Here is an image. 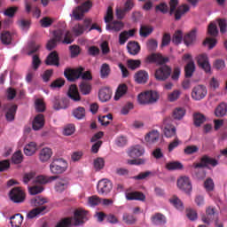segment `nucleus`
I'll return each instance as SVG.
<instances>
[{
  "label": "nucleus",
  "mask_w": 227,
  "mask_h": 227,
  "mask_svg": "<svg viewBox=\"0 0 227 227\" xmlns=\"http://www.w3.org/2000/svg\"><path fill=\"white\" fill-rule=\"evenodd\" d=\"M160 137V134L159 133V131L156 129H153L145 135V139L149 145H153L154 143H157V141H159Z\"/></svg>",
  "instance_id": "nucleus-20"
},
{
  "label": "nucleus",
  "mask_w": 227,
  "mask_h": 227,
  "mask_svg": "<svg viewBox=\"0 0 227 227\" xmlns=\"http://www.w3.org/2000/svg\"><path fill=\"white\" fill-rule=\"evenodd\" d=\"M113 95V91L106 87L99 90L98 92V98L101 102H108V100H111V97Z\"/></svg>",
  "instance_id": "nucleus-22"
},
{
  "label": "nucleus",
  "mask_w": 227,
  "mask_h": 227,
  "mask_svg": "<svg viewBox=\"0 0 227 227\" xmlns=\"http://www.w3.org/2000/svg\"><path fill=\"white\" fill-rule=\"evenodd\" d=\"M90 219V214L88 211L78 208L74 212V217H67L59 222L56 227H76L84 224L86 221Z\"/></svg>",
  "instance_id": "nucleus-2"
},
{
  "label": "nucleus",
  "mask_w": 227,
  "mask_h": 227,
  "mask_svg": "<svg viewBox=\"0 0 227 227\" xmlns=\"http://www.w3.org/2000/svg\"><path fill=\"white\" fill-rule=\"evenodd\" d=\"M136 35V29L124 30L119 35V43L120 45H125L127 40L131 38Z\"/></svg>",
  "instance_id": "nucleus-16"
},
{
  "label": "nucleus",
  "mask_w": 227,
  "mask_h": 227,
  "mask_svg": "<svg viewBox=\"0 0 227 227\" xmlns=\"http://www.w3.org/2000/svg\"><path fill=\"white\" fill-rule=\"evenodd\" d=\"M83 72L84 68L82 67H77L75 69L67 67L64 71V77H66L69 82H75V81H77V79L82 75Z\"/></svg>",
  "instance_id": "nucleus-7"
},
{
  "label": "nucleus",
  "mask_w": 227,
  "mask_h": 227,
  "mask_svg": "<svg viewBox=\"0 0 227 227\" xmlns=\"http://www.w3.org/2000/svg\"><path fill=\"white\" fill-rule=\"evenodd\" d=\"M73 115L76 120H82L86 116V109L82 106H78L73 111Z\"/></svg>",
  "instance_id": "nucleus-38"
},
{
  "label": "nucleus",
  "mask_w": 227,
  "mask_h": 227,
  "mask_svg": "<svg viewBox=\"0 0 227 227\" xmlns=\"http://www.w3.org/2000/svg\"><path fill=\"white\" fill-rule=\"evenodd\" d=\"M45 125V117L43 114H39L35 115L34 121L32 122V127L34 130H40V129H43Z\"/></svg>",
  "instance_id": "nucleus-17"
},
{
  "label": "nucleus",
  "mask_w": 227,
  "mask_h": 227,
  "mask_svg": "<svg viewBox=\"0 0 227 227\" xmlns=\"http://www.w3.org/2000/svg\"><path fill=\"white\" fill-rule=\"evenodd\" d=\"M45 63L48 66L59 67V56L58 55V51H51L48 55Z\"/></svg>",
  "instance_id": "nucleus-21"
},
{
  "label": "nucleus",
  "mask_w": 227,
  "mask_h": 227,
  "mask_svg": "<svg viewBox=\"0 0 227 227\" xmlns=\"http://www.w3.org/2000/svg\"><path fill=\"white\" fill-rule=\"evenodd\" d=\"M98 194H109L113 191V183L109 179H101L97 185Z\"/></svg>",
  "instance_id": "nucleus-12"
},
{
  "label": "nucleus",
  "mask_w": 227,
  "mask_h": 227,
  "mask_svg": "<svg viewBox=\"0 0 227 227\" xmlns=\"http://www.w3.org/2000/svg\"><path fill=\"white\" fill-rule=\"evenodd\" d=\"M177 187L180 191H184L186 194H189L192 191V184L191 178L187 176H182L177 179Z\"/></svg>",
  "instance_id": "nucleus-9"
},
{
  "label": "nucleus",
  "mask_w": 227,
  "mask_h": 227,
  "mask_svg": "<svg viewBox=\"0 0 227 227\" xmlns=\"http://www.w3.org/2000/svg\"><path fill=\"white\" fill-rule=\"evenodd\" d=\"M17 12H19V6H11L4 10V15H5V17H9V19H13Z\"/></svg>",
  "instance_id": "nucleus-44"
},
{
  "label": "nucleus",
  "mask_w": 227,
  "mask_h": 227,
  "mask_svg": "<svg viewBox=\"0 0 227 227\" xmlns=\"http://www.w3.org/2000/svg\"><path fill=\"white\" fill-rule=\"evenodd\" d=\"M53 38L59 43H64L66 45H70L74 43V37L70 30H66L65 28H58L53 31Z\"/></svg>",
  "instance_id": "nucleus-3"
},
{
  "label": "nucleus",
  "mask_w": 227,
  "mask_h": 227,
  "mask_svg": "<svg viewBox=\"0 0 227 227\" xmlns=\"http://www.w3.org/2000/svg\"><path fill=\"white\" fill-rule=\"evenodd\" d=\"M164 136H165V137H176V128L165 127Z\"/></svg>",
  "instance_id": "nucleus-53"
},
{
  "label": "nucleus",
  "mask_w": 227,
  "mask_h": 227,
  "mask_svg": "<svg viewBox=\"0 0 227 227\" xmlns=\"http://www.w3.org/2000/svg\"><path fill=\"white\" fill-rule=\"evenodd\" d=\"M39 22L41 27H51L54 23V20L51 19L50 17H43Z\"/></svg>",
  "instance_id": "nucleus-54"
},
{
  "label": "nucleus",
  "mask_w": 227,
  "mask_h": 227,
  "mask_svg": "<svg viewBox=\"0 0 227 227\" xmlns=\"http://www.w3.org/2000/svg\"><path fill=\"white\" fill-rule=\"evenodd\" d=\"M166 168L168 169V171H175L184 169V165L180 161H172L167 163Z\"/></svg>",
  "instance_id": "nucleus-41"
},
{
  "label": "nucleus",
  "mask_w": 227,
  "mask_h": 227,
  "mask_svg": "<svg viewBox=\"0 0 227 227\" xmlns=\"http://www.w3.org/2000/svg\"><path fill=\"white\" fill-rule=\"evenodd\" d=\"M128 67L130 68V70H136L137 68H139L141 67V60H134V59H129L127 62Z\"/></svg>",
  "instance_id": "nucleus-61"
},
{
  "label": "nucleus",
  "mask_w": 227,
  "mask_h": 227,
  "mask_svg": "<svg viewBox=\"0 0 227 227\" xmlns=\"http://www.w3.org/2000/svg\"><path fill=\"white\" fill-rule=\"evenodd\" d=\"M128 155H129L132 159L141 157V155H143V148L139 145L132 146L129 148Z\"/></svg>",
  "instance_id": "nucleus-27"
},
{
  "label": "nucleus",
  "mask_w": 227,
  "mask_h": 227,
  "mask_svg": "<svg viewBox=\"0 0 227 227\" xmlns=\"http://www.w3.org/2000/svg\"><path fill=\"white\" fill-rule=\"evenodd\" d=\"M219 164V161L210 156L204 155L200 159V163H193V168L198 169V168H207V166H212L215 168Z\"/></svg>",
  "instance_id": "nucleus-11"
},
{
  "label": "nucleus",
  "mask_w": 227,
  "mask_h": 227,
  "mask_svg": "<svg viewBox=\"0 0 227 227\" xmlns=\"http://www.w3.org/2000/svg\"><path fill=\"white\" fill-rule=\"evenodd\" d=\"M114 143L118 148H123V146H127L129 139H127V137L125 136H120L115 138Z\"/></svg>",
  "instance_id": "nucleus-46"
},
{
  "label": "nucleus",
  "mask_w": 227,
  "mask_h": 227,
  "mask_svg": "<svg viewBox=\"0 0 227 227\" xmlns=\"http://www.w3.org/2000/svg\"><path fill=\"white\" fill-rule=\"evenodd\" d=\"M169 6H170V11H169V15H173L175 13V20H180L182 19L183 15H185L191 8L187 4H183L178 6V0H170L169 2Z\"/></svg>",
  "instance_id": "nucleus-4"
},
{
  "label": "nucleus",
  "mask_w": 227,
  "mask_h": 227,
  "mask_svg": "<svg viewBox=\"0 0 227 227\" xmlns=\"http://www.w3.org/2000/svg\"><path fill=\"white\" fill-rule=\"evenodd\" d=\"M22 215L17 214L11 217V225L12 227H20L22 226Z\"/></svg>",
  "instance_id": "nucleus-43"
},
{
  "label": "nucleus",
  "mask_w": 227,
  "mask_h": 227,
  "mask_svg": "<svg viewBox=\"0 0 227 227\" xmlns=\"http://www.w3.org/2000/svg\"><path fill=\"white\" fill-rule=\"evenodd\" d=\"M122 219H123L124 223H126V224H134V223H136V217H134V215H129L127 213H125L123 215Z\"/></svg>",
  "instance_id": "nucleus-62"
},
{
  "label": "nucleus",
  "mask_w": 227,
  "mask_h": 227,
  "mask_svg": "<svg viewBox=\"0 0 227 227\" xmlns=\"http://www.w3.org/2000/svg\"><path fill=\"white\" fill-rule=\"evenodd\" d=\"M128 90H129V87H127V84L125 83L120 84L114 97V100H120L121 97L127 94Z\"/></svg>",
  "instance_id": "nucleus-29"
},
{
  "label": "nucleus",
  "mask_w": 227,
  "mask_h": 227,
  "mask_svg": "<svg viewBox=\"0 0 227 227\" xmlns=\"http://www.w3.org/2000/svg\"><path fill=\"white\" fill-rule=\"evenodd\" d=\"M93 164L96 171H100L101 169H104V167L106 166V160H104V158H97L94 160Z\"/></svg>",
  "instance_id": "nucleus-49"
},
{
  "label": "nucleus",
  "mask_w": 227,
  "mask_h": 227,
  "mask_svg": "<svg viewBox=\"0 0 227 227\" xmlns=\"http://www.w3.org/2000/svg\"><path fill=\"white\" fill-rule=\"evenodd\" d=\"M68 168V163L63 158H53L50 164V171L52 175H62Z\"/></svg>",
  "instance_id": "nucleus-5"
},
{
  "label": "nucleus",
  "mask_w": 227,
  "mask_h": 227,
  "mask_svg": "<svg viewBox=\"0 0 227 227\" xmlns=\"http://www.w3.org/2000/svg\"><path fill=\"white\" fill-rule=\"evenodd\" d=\"M91 83L84 81L80 83V91L82 95H90V93H91Z\"/></svg>",
  "instance_id": "nucleus-37"
},
{
  "label": "nucleus",
  "mask_w": 227,
  "mask_h": 227,
  "mask_svg": "<svg viewBox=\"0 0 227 227\" xmlns=\"http://www.w3.org/2000/svg\"><path fill=\"white\" fill-rule=\"evenodd\" d=\"M23 160H24V155L22 154L21 151H18L13 153L12 157V162L13 164H22Z\"/></svg>",
  "instance_id": "nucleus-45"
},
{
  "label": "nucleus",
  "mask_w": 227,
  "mask_h": 227,
  "mask_svg": "<svg viewBox=\"0 0 227 227\" xmlns=\"http://www.w3.org/2000/svg\"><path fill=\"white\" fill-rule=\"evenodd\" d=\"M30 203L33 207H37L36 208H38L40 207H43V205L47 203V199L37 196L32 199Z\"/></svg>",
  "instance_id": "nucleus-39"
},
{
  "label": "nucleus",
  "mask_w": 227,
  "mask_h": 227,
  "mask_svg": "<svg viewBox=\"0 0 227 227\" xmlns=\"http://www.w3.org/2000/svg\"><path fill=\"white\" fill-rule=\"evenodd\" d=\"M9 198L13 203H24L26 192L20 187H14L10 191Z\"/></svg>",
  "instance_id": "nucleus-8"
},
{
  "label": "nucleus",
  "mask_w": 227,
  "mask_h": 227,
  "mask_svg": "<svg viewBox=\"0 0 227 227\" xmlns=\"http://www.w3.org/2000/svg\"><path fill=\"white\" fill-rule=\"evenodd\" d=\"M205 115L201 114H195L193 115V121L195 127H200L202 123H205Z\"/></svg>",
  "instance_id": "nucleus-50"
},
{
  "label": "nucleus",
  "mask_w": 227,
  "mask_h": 227,
  "mask_svg": "<svg viewBox=\"0 0 227 227\" xmlns=\"http://www.w3.org/2000/svg\"><path fill=\"white\" fill-rule=\"evenodd\" d=\"M169 203L175 207V208H177V210H184V203H182V200L178 199L176 196H173L169 199Z\"/></svg>",
  "instance_id": "nucleus-42"
},
{
  "label": "nucleus",
  "mask_w": 227,
  "mask_h": 227,
  "mask_svg": "<svg viewBox=\"0 0 227 227\" xmlns=\"http://www.w3.org/2000/svg\"><path fill=\"white\" fill-rule=\"evenodd\" d=\"M67 95L71 100H74V102L81 101V95L79 94V90L77 89L76 85H71L69 87Z\"/></svg>",
  "instance_id": "nucleus-24"
},
{
  "label": "nucleus",
  "mask_w": 227,
  "mask_h": 227,
  "mask_svg": "<svg viewBox=\"0 0 227 227\" xmlns=\"http://www.w3.org/2000/svg\"><path fill=\"white\" fill-rule=\"evenodd\" d=\"M50 86L52 88V90H56V88H63V86H65V79L58 78L57 80L53 81Z\"/></svg>",
  "instance_id": "nucleus-56"
},
{
  "label": "nucleus",
  "mask_w": 227,
  "mask_h": 227,
  "mask_svg": "<svg viewBox=\"0 0 227 227\" xmlns=\"http://www.w3.org/2000/svg\"><path fill=\"white\" fill-rule=\"evenodd\" d=\"M143 104H155L159 100V93L155 90H146L143 93Z\"/></svg>",
  "instance_id": "nucleus-14"
},
{
  "label": "nucleus",
  "mask_w": 227,
  "mask_h": 227,
  "mask_svg": "<svg viewBox=\"0 0 227 227\" xmlns=\"http://www.w3.org/2000/svg\"><path fill=\"white\" fill-rule=\"evenodd\" d=\"M148 63H157L161 65L160 68L155 71V79L157 81H166L171 75V68L169 66L166 65L169 61V58L163 57L160 53H153L147 57Z\"/></svg>",
  "instance_id": "nucleus-1"
},
{
  "label": "nucleus",
  "mask_w": 227,
  "mask_h": 227,
  "mask_svg": "<svg viewBox=\"0 0 227 227\" xmlns=\"http://www.w3.org/2000/svg\"><path fill=\"white\" fill-rule=\"evenodd\" d=\"M17 109H18L17 105H12L7 109V112L5 114V118L7 121H13V120H15V114H17Z\"/></svg>",
  "instance_id": "nucleus-31"
},
{
  "label": "nucleus",
  "mask_w": 227,
  "mask_h": 227,
  "mask_svg": "<svg viewBox=\"0 0 227 227\" xmlns=\"http://www.w3.org/2000/svg\"><path fill=\"white\" fill-rule=\"evenodd\" d=\"M102 203V199L97 195H93L88 198V204L90 207H97Z\"/></svg>",
  "instance_id": "nucleus-48"
},
{
  "label": "nucleus",
  "mask_w": 227,
  "mask_h": 227,
  "mask_svg": "<svg viewBox=\"0 0 227 227\" xmlns=\"http://www.w3.org/2000/svg\"><path fill=\"white\" fill-rule=\"evenodd\" d=\"M155 12H160L161 13H168V4L160 3L155 6Z\"/></svg>",
  "instance_id": "nucleus-63"
},
{
  "label": "nucleus",
  "mask_w": 227,
  "mask_h": 227,
  "mask_svg": "<svg viewBox=\"0 0 227 227\" xmlns=\"http://www.w3.org/2000/svg\"><path fill=\"white\" fill-rule=\"evenodd\" d=\"M111 74V67L107 63H104L100 67V77L101 79H107Z\"/></svg>",
  "instance_id": "nucleus-35"
},
{
  "label": "nucleus",
  "mask_w": 227,
  "mask_h": 227,
  "mask_svg": "<svg viewBox=\"0 0 227 227\" xmlns=\"http://www.w3.org/2000/svg\"><path fill=\"white\" fill-rule=\"evenodd\" d=\"M127 51L131 56H137L141 51V46L139 45V43L131 41L127 44Z\"/></svg>",
  "instance_id": "nucleus-19"
},
{
  "label": "nucleus",
  "mask_w": 227,
  "mask_h": 227,
  "mask_svg": "<svg viewBox=\"0 0 227 227\" xmlns=\"http://www.w3.org/2000/svg\"><path fill=\"white\" fill-rule=\"evenodd\" d=\"M200 152V147L198 145H187L184 148L185 155H192V153H198Z\"/></svg>",
  "instance_id": "nucleus-55"
},
{
  "label": "nucleus",
  "mask_w": 227,
  "mask_h": 227,
  "mask_svg": "<svg viewBox=\"0 0 227 227\" xmlns=\"http://www.w3.org/2000/svg\"><path fill=\"white\" fill-rule=\"evenodd\" d=\"M0 40L4 45L12 44V40H13V34L10 31H3L0 35Z\"/></svg>",
  "instance_id": "nucleus-26"
},
{
  "label": "nucleus",
  "mask_w": 227,
  "mask_h": 227,
  "mask_svg": "<svg viewBox=\"0 0 227 227\" xmlns=\"http://www.w3.org/2000/svg\"><path fill=\"white\" fill-rule=\"evenodd\" d=\"M180 95H182V92H180L178 90H175L173 92L168 95V98L169 102H175L180 98Z\"/></svg>",
  "instance_id": "nucleus-59"
},
{
  "label": "nucleus",
  "mask_w": 227,
  "mask_h": 227,
  "mask_svg": "<svg viewBox=\"0 0 227 227\" xmlns=\"http://www.w3.org/2000/svg\"><path fill=\"white\" fill-rule=\"evenodd\" d=\"M123 22L121 21H114L111 24H107L106 25V29L110 30V31H121V29H123Z\"/></svg>",
  "instance_id": "nucleus-36"
},
{
  "label": "nucleus",
  "mask_w": 227,
  "mask_h": 227,
  "mask_svg": "<svg viewBox=\"0 0 227 227\" xmlns=\"http://www.w3.org/2000/svg\"><path fill=\"white\" fill-rule=\"evenodd\" d=\"M196 70V66L194 65V61L191 60L185 67H184V76L189 79L192 77V74Z\"/></svg>",
  "instance_id": "nucleus-32"
},
{
  "label": "nucleus",
  "mask_w": 227,
  "mask_h": 227,
  "mask_svg": "<svg viewBox=\"0 0 227 227\" xmlns=\"http://www.w3.org/2000/svg\"><path fill=\"white\" fill-rule=\"evenodd\" d=\"M226 113L227 104L224 102L220 103L215 110V114L217 118H223V116H226Z\"/></svg>",
  "instance_id": "nucleus-28"
},
{
  "label": "nucleus",
  "mask_w": 227,
  "mask_h": 227,
  "mask_svg": "<svg viewBox=\"0 0 227 227\" xmlns=\"http://www.w3.org/2000/svg\"><path fill=\"white\" fill-rule=\"evenodd\" d=\"M84 27L81 24H77L73 27V33L75 36H81V35L84 34Z\"/></svg>",
  "instance_id": "nucleus-60"
},
{
  "label": "nucleus",
  "mask_w": 227,
  "mask_h": 227,
  "mask_svg": "<svg viewBox=\"0 0 227 227\" xmlns=\"http://www.w3.org/2000/svg\"><path fill=\"white\" fill-rule=\"evenodd\" d=\"M75 132V125L69 124L64 129V136H72Z\"/></svg>",
  "instance_id": "nucleus-64"
},
{
  "label": "nucleus",
  "mask_w": 227,
  "mask_h": 227,
  "mask_svg": "<svg viewBox=\"0 0 227 227\" xmlns=\"http://www.w3.org/2000/svg\"><path fill=\"white\" fill-rule=\"evenodd\" d=\"M146 47L148 51H157V47H159V43L155 39H149L146 43Z\"/></svg>",
  "instance_id": "nucleus-57"
},
{
  "label": "nucleus",
  "mask_w": 227,
  "mask_h": 227,
  "mask_svg": "<svg viewBox=\"0 0 227 227\" xmlns=\"http://www.w3.org/2000/svg\"><path fill=\"white\" fill-rule=\"evenodd\" d=\"M69 184L70 183L68 182L67 178H60L57 180L54 186L56 192H64V191H67V189H68Z\"/></svg>",
  "instance_id": "nucleus-18"
},
{
  "label": "nucleus",
  "mask_w": 227,
  "mask_h": 227,
  "mask_svg": "<svg viewBox=\"0 0 227 227\" xmlns=\"http://www.w3.org/2000/svg\"><path fill=\"white\" fill-rule=\"evenodd\" d=\"M52 157V149L49 147L43 148L39 153V160L41 162H47Z\"/></svg>",
  "instance_id": "nucleus-25"
},
{
  "label": "nucleus",
  "mask_w": 227,
  "mask_h": 227,
  "mask_svg": "<svg viewBox=\"0 0 227 227\" xmlns=\"http://www.w3.org/2000/svg\"><path fill=\"white\" fill-rule=\"evenodd\" d=\"M207 87L205 85H196L192 90V98L196 101L203 100L207 97Z\"/></svg>",
  "instance_id": "nucleus-10"
},
{
  "label": "nucleus",
  "mask_w": 227,
  "mask_h": 227,
  "mask_svg": "<svg viewBox=\"0 0 227 227\" xmlns=\"http://www.w3.org/2000/svg\"><path fill=\"white\" fill-rule=\"evenodd\" d=\"M207 33L210 35V36H217V35H219L217 25L214 22H211L207 27Z\"/></svg>",
  "instance_id": "nucleus-52"
},
{
  "label": "nucleus",
  "mask_w": 227,
  "mask_h": 227,
  "mask_svg": "<svg viewBox=\"0 0 227 227\" xmlns=\"http://www.w3.org/2000/svg\"><path fill=\"white\" fill-rule=\"evenodd\" d=\"M24 153L28 157H31V155H35V153H36V143L30 142L29 144H27L24 148Z\"/></svg>",
  "instance_id": "nucleus-34"
},
{
  "label": "nucleus",
  "mask_w": 227,
  "mask_h": 227,
  "mask_svg": "<svg viewBox=\"0 0 227 227\" xmlns=\"http://www.w3.org/2000/svg\"><path fill=\"white\" fill-rule=\"evenodd\" d=\"M69 51L71 53V58H77V56L81 54V47L75 44L69 46Z\"/></svg>",
  "instance_id": "nucleus-58"
},
{
  "label": "nucleus",
  "mask_w": 227,
  "mask_h": 227,
  "mask_svg": "<svg viewBox=\"0 0 227 227\" xmlns=\"http://www.w3.org/2000/svg\"><path fill=\"white\" fill-rule=\"evenodd\" d=\"M91 6H93V4L91 1L88 0L76 7L73 11V17L75 20H82V17H84V14L91 9Z\"/></svg>",
  "instance_id": "nucleus-6"
},
{
  "label": "nucleus",
  "mask_w": 227,
  "mask_h": 227,
  "mask_svg": "<svg viewBox=\"0 0 227 227\" xmlns=\"http://www.w3.org/2000/svg\"><path fill=\"white\" fill-rule=\"evenodd\" d=\"M47 209V207L42 206L39 207H35L32 209L27 215L28 219H35L39 214H43V212Z\"/></svg>",
  "instance_id": "nucleus-33"
},
{
  "label": "nucleus",
  "mask_w": 227,
  "mask_h": 227,
  "mask_svg": "<svg viewBox=\"0 0 227 227\" xmlns=\"http://www.w3.org/2000/svg\"><path fill=\"white\" fill-rule=\"evenodd\" d=\"M197 63L206 74H210L212 67H210V62H208V56L207 53H202L197 57Z\"/></svg>",
  "instance_id": "nucleus-13"
},
{
  "label": "nucleus",
  "mask_w": 227,
  "mask_h": 227,
  "mask_svg": "<svg viewBox=\"0 0 227 227\" xmlns=\"http://www.w3.org/2000/svg\"><path fill=\"white\" fill-rule=\"evenodd\" d=\"M174 120H182L185 116V110L181 107H177L173 111L172 114Z\"/></svg>",
  "instance_id": "nucleus-47"
},
{
  "label": "nucleus",
  "mask_w": 227,
  "mask_h": 227,
  "mask_svg": "<svg viewBox=\"0 0 227 227\" xmlns=\"http://www.w3.org/2000/svg\"><path fill=\"white\" fill-rule=\"evenodd\" d=\"M196 35H198V28H193L192 31L186 34L184 37L185 45H192V43L196 42Z\"/></svg>",
  "instance_id": "nucleus-23"
},
{
  "label": "nucleus",
  "mask_w": 227,
  "mask_h": 227,
  "mask_svg": "<svg viewBox=\"0 0 227 227\" xmlns=\"http://www.w3.org/2000/svg\"><path fill=\"white\" fill-rule=\"evenodd\" d=\"M182 38H184V34L182 33V30H177L173 35L172 42L173 43H175V45H179V43H182Z\"/></svg>",
  "instance_id": "nucleus-51"
},
{
  "label": "nucleus",
  "mask_w": 227,
  "mask_h": 227,
  "mask_svg": "<svg viewBox=\"0 0 227 227\" xmlns=\"http://www.w3.org/2000/svg\"><path fill=\"white\" fill-rule=\"evenodd\" d=\"M127 200L132 201L134 200L143 201V193L139 192H131L126 194Z\"/></svg>",
  "instance_id": "nucleus-40"
},
{
  "label": "nucleus",
  "mask_w": 227,
  "mask_h": 227,
  "mask_svg": "<svg viewBox=\"0 0 227 227\" xmlns=\"http://www.w3.org/2000/svg\"><path fill=\"white\" fill-rule=\"evenodd\" d=\"M217 214V209L215 207L209 206L206 208V215L202 216V222L205 224H210L214 221V216Z\"/></svg>",
  "instance_id": "nucleus-15"
},
{
  "label": "nucleus",
  "mask_w": 227,
  "mask_h": 227,
  "mask_svg": "<svg viewBox=\"0 0 227 227\" xmlns=\"http://www.w3.org/2000/svg\"><path fill=\"white\" fill-rule=\"evenodd\" d=\"M152 223L156 226H162L166 223V216L160 213H156L152 216Z\"/></svg>",
  "instance_id": "nucleus-30"
}]
</instances>
